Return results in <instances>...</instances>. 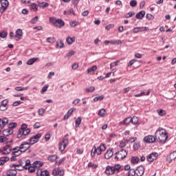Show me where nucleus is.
I'll list each match as a JSON object with an SVG mask.
<instances>
[{
  "label": "nucleus",
  "instance_id": "nucleus-55",
  "mask_svg": "<svg viewBox=\"0 0 176 176\" xmlns=\"http://www.w3.org/2000/svg\"><path fill=\"white\" fill-rule=\"evenodd\" d=\"M96 153H97V151L96 150V146H94L91 151V157H94L96 156Z\"/></svg>",
  "mask_w": 176,
  "mask_h": 176
},
{
  "label": "nucleus",
  "instance_id": "nucleus-49",
  "mask_svg": "<svg viewBox=\"0 0 176 176\" xmlns=\"http://www.w3.org/2000/svg\"><path fill=\"white\" fill-rule=\"evenodd\" d=\"M131 123L132 124H138V118L133 116L131 118Z\"/></svg>",
  "mask_w": 176,
  "mask_h": 176
},
{
  "label": "nucleus",
  "instance_id": "nucleus-8",
  "mask_svg": "<svg viewBox=\"0 0 176 176\" xmlns=\"http://www.w3.org/2000/svg\"><path fill=\"white\" fill-rule=\"evenodd\" d=\"M23 38V30L21 29H17L15 32L14 35V41L19 42V41H21Z\"/></svg>",
  "mask_w": 176,
  "mask_h": 176
},
{
  "label": "nucleus",
  "instance_id": "nucleus-56",
  "mask_svg": "<svg viewBox=\"0 0 176 176\" xmlns=\"http://www.w3.org/2000/svg\"><path fill=\"white\" fill-rule=\"evenodd\" d=\"M64 14L67 15V14H75V12L74 11V9H70L69 11H64Z\"/></svg>",
  "mask_w": 176,
  "mask_h": 176
},
{
  "label": "nucleus",
  "instance_id": "nucleus-21",
  "mask_svg": "<svg viewBox=\"0 0 176 176\" xmlns=\"http://www.w3.org/2000/svg\"><path fill=\"white\" fill-rule=\"evenodd\" d=\"M37 175L40 176H50V174L49 173V170H42L41 169H38L37 170Z\"/></svg>",
  "mask_w": 176,
  "mask_h": 176
},
{
  "label": "nucleus",
  "instance_id": "nucleus-25",
  "mask_svg": "<svg viewBox=\"0 0 176 176\" xmlns=\"http://www.w3.org/2000/svg\"><path fill=\"white\" fill-rule=\"evenodd\" d=\"M9 122V120L8 118H1L0 119V129H2V127H4V126H6V124Z\"/></svg>",
  "mask_w": 176,
  "mask_h": 176
},
{
  "label": "nucleus",
  "instance_id": "nucleus-58",
  "mask_svg": "<svg viewBox=\"0 0 176 176\" xmlns=\"http://www.w3.org/2000/svg\"><path fill=\"white\" fill-rule=\"evenodd\" d=\"M8 141V138L4 135L2 136H0V142H6Z\"/></svg>",
  "mask_w": 176,
  "mask_h": 176
},
{
  "label": "nucleus",
  "instance_id": "nucleus-28",
  "mask_svg": "<svg viewBox=\"0 0 176 176\" xmlns=\"http://www.w3.org/2000/svg\"><path fill=\"white\" fill-rule=\"evenodd\" d=\"M144 16H145V11L142 10L139 12L138 14H136V19H138V20H142Z\"/></svg>",
  "mask_w": 176,
  "mask_h": 176
},
{
  "label": "nucleus",
  "instance_id": "nucleus-48",
  "mask_svg": "<svg viewBox=\"0 0 176 176\" xmlns=\"http://www.w3.org/2000/svg\"><path fill=\"white\" fill-rule=\"evenodd\" d=\"M80 123H82V118L80 117H78L76 120V127H79V126H80Z\"/></svg>",
  "mask_w": 176,
  "mask_h": 176
},
{
  "label": "nucleus",
  "instance_id": "nucleus-23",
  "mask_svg": "<svg viewBox=\"0 0 176 176\" xmlns=\"http://www.w3.org/2000/svg\"><path fill=\"white\" fill-rule=\"evenodd\" d=\"M105 173L107 174V175H112L113 174H115L113 167L110 166H107Z\"/></svg>",
  "mask_w": 176,
  "mask_h": 176
},
{
  "label": "nucleus",
  "instance_id": "nucleus-29",
  "mask_svg": "<svg viewBox=\"0 0 176 176\" xmlns=\"http://www.w3.org/2000/svg\"><path fill=\"white\" fill-rule=\"evenodd\" d=\"M120 168H122L120 164H116L114 166H113L114 174H118V173H120Z\"/></svg>",
  "mask_w": 176,
  "mask_h": 176
},
{
  "label": "nucleus",
  "instance_id": "nucleus-20",
  "mask_svg": "<svg viewBox=\"0 0 176 176\" xmlns=\"http://www.w3.org/2000/svg\"><path fill=\"white\" fill-rule=\"evenodd\" d=\"M176 159V151H173L168 157H167V162H168V163H171V162H173V160H175Z\"/></svg>",
  "mask_w": 176,
  "mask_h": 176
},
{
  "label": "nucleus",
  "instance_id": "nucleus-57",
  "mask_svg": "<svg viewBox=\"0 0 176 176\" xmlns=\"http://www.w3.org/2000/svg\"><path fill=\"white\" fill-rule=\"evenodd\" d=\"M130 6H131V8H135V6H137V1H135V0L131 1Z\"/></svg>",
  "mask_w": 176,
  "mask_h": 176
},
{
  "label": "nucleus",
  "instance_id": "nucleus-32",
  "mask_svg": "<svg viewBox=\"0 0 176 176\" xmlns=\"http://www.w3.org/2000/svg\"><path fill=\"white\" fill-rule=\"evenodd\" d=\"M88 167L92 168V170H96L98 167V164H95L94 162H89L88 164Z\"/></svg>",
  "mask_w": 176,
  "mask_h": 176
},
{
  "label": "nucleus",
  "instance_id": "nucleus-22",
  "mask_svg": "<svg viewBox=\"0 0 176 176\" xmlns=\"http://www.w3.org/2000/svg\"><path fill=\"white\" fill-rule=\"evenodd\" d=\"M21 153H23V151L19 147H15L13 149L12 155H14V156L17 157L18 156H20Z\"/></svg>",
  "mask_w": 176,
  "mask_h": 176
},
{
  "label": "nucleus",
  "instance_id": "nucleus-4",
  "mask_svg": "<svg viewBox=\"0 0 176 176\" xmlns=\"http://www.w3.org/2000/svg\"><path fill=\"white\" fill-rule=\"evenodd\" d=\"M68 145V139L67 137H65L63 140L59 143L58 148L60 152H63V151L65 150V148H67V146Z\"/></svg>",
  "mask_w": 176,
  "mask_h": 176
},
{
  "label": "nucleus",
  "instance_id": "nucleus-27",
  "mask_svg": "<svg viewBox=\"0 0 176 176\" xmlns=\"http://www.w3.org/2000/svg\"><path fill=\"white\" fill-rule=\"evenodd\" d=\"M75 41H76L75 36H67V38H66V42L67 45H72V43H74Z\"/></svg>",
  "mask_w": 176,
  "mask_h": 176
},
{
  "label": "nucleus",
  "instance_id": "nucleus-31",
  "mask_svg": "<svg viewBox=\"0 0 176 176\" xmlns=\"http://www.w3.org/2000/svg\"><path fill=\"white\" fill-rule=\"evenodd\" d=\"M106 113H107V111L105 110V109H100L98 113V115L100 118H104Z\"/></svg>",
  "mask_w": 176,
  "mask_h": 176
},
{
  "label": "nucleus",
  "instance_id": "nucleus-3",
  "mask_svg": "<svg viewBox=\"0 0 176 176\" xmlns=\"http://www.w3.org/2000/svg\"><path fill=\"white\" fill-rule=\"evenodd\" d=\"M115 160H117V162H119L120 160H123L126 156H127V151L124 149H122L121 151L116 153L115 154Z\"/></svg>",
  "mask_w": 176,
  "mask_h": 176
},
{
  "label": "nucleus",
  "instance_id": "nucleus-16",
  "mask_svg": "<svg viewBox=\"0 0 176 176\" xmlns=\"http://www.w3.org/2000/svg\"><path fill=\"white\" fill-rule=\"evenodd\" d=\"M122 45V40H113V41H104V45Z\"/></svg>",
  "mask_w": 176,
  "mask_h": 176
},
{
  "label": "nucleus",
  "instance_id": "nucleus-38",
  "mask_svg": "<svg viewBox=\"0 0 176 176\" xmlns=\"http://www.w3.org/2000/svg\"><path fill=\"white\" fill-rule=\"evenodd\" d=\"M157 113L159 115V116H166V111L162 109H157Z\"/></svg>",
  "mask_w": 176,
  "mask_h": 176
},
{
  "label": "nucleus",
  "instance_id": "nucleus-2",
  "mask_svg": "<svg viewBox=\"0 0 176 176\" xmlns=\"http://www.w3.org/2000/svg\"><path fill=\"white\" fill-rule=\"evenodd\" d=\"M50 23H52L55 27H58V28H61V27H64L65 23L62 19H57L54 17H50Z\"/></svg>",
  "mask_w": 176,
  "mask_h": 176
},
{
  "label": "nucleus",
  "instance_id": "nucleus-50",
  "mask_svg": "<svg viewBox=\"0 0 176 176\" xmlns=\"http://www.w3.org/2000/svg\"><path fill=\"white\" fill-rule=\"evenodd\" d=\"M85 90L87 91V93H93V91L96 90V88L94 87H89L86 88Z\"/></svg>",
  "mask_w": 176,
  "mask_h": 176
},
{
  "label": "nucleus",
  "instance_id": "nucleus-6",
  "mask_svg": "<svg viewBox=\"0 0 176 176\" xmlns=\"http://www.w3.org/2000/svg\"><path fill=\"white\" fill-rule=\"evenodd\" d=\"M42 137V134L38 133L35 136L31 138L29 141V144L30 145H34V144H36L39 140H41V138Z\"/></svg>",
  "mask_w": 176,
  "mask_h": 176
},
{
  "label": "nucleus",
  "instance_id": "nucleus-60",
  "mask_svg": "<svg viewBox=\"0 0 176 176\" xmlns=\"http://www.w3.org/2000/svg\"><path fill=\"white\" fill-rule=\"evenodd\" d=\"M0 36H1V38H3V39H5V38L6 36H8V32H1L0 33Z\"/></svg>",
  "mask_w": 176,
  "mask_h": 176
},
{
  "label": "nucleus",
  "instance_id": "nucleus-37",
  "mask_svg": "<svg viewBox=\"0 0 176 176\" xmlns=\"http://www.w3.org/2000/svg\"><path fill=\"white\" fill-rule=\"evenodd\" d=\"M30 166H31V161L30 160H27L25 162V165L23 166V168H25V170H28Z\"/></svg>",
  "mask_w": 176,
  "mask_h": 176
},
{
  "label": "nucleus",
  "instance_id": "nucleus-42",
  "mask_svg": "<svg viewBox=\"0 0 176 176\" xmlns=\"http://www.w3.org/2000/svg\"><path fill=\"white\" fill-rule=\"evenodd\" d=\"M30 9L34 12H38V6L36 5V3H33L30 6Z\"/></svg>",
  "mask_w": 176,
  "mask_h": 176
},
{
  "label": "nucleus",
  "instance_id": "nucleus-64",
  "mask_svg": "<svg viewBox=\"0 0 176 176\" xmlns=\"http://www.w3.org/2000/svg\"><path fill=\"white\" fill-rule=\"evenodd\" d=\"M113 27H115L113 24H109L105 27V30L109 31V30H111V28H113Z\"/></svg>",
  "mask_w": 176,
  "mask_h": 176
},
{
  "label": "nucleus",
  "instance_id": "nucleus-14",
  "mask_svg": "<svg viewBox=\"0 0 176 176\" xmlns=\"http://www.w3.org/2000/svg\"><path fill=\"white\" fill-rule=\"evenodd\" d=\"M144 31H149V28L147 27H136L133 28L134 34H138V32H142Z\"/></svg>",
  "mask_w": 176,
  "mask_h": 176
},
{
  "label": "nucleus",
  "instance_id": "nucleus-30",
  "mask_svg": "<svg viewBox=\"0 0 176 176\" xmlns=\"http://www.w3.org/2000/svg\"><path fill=\"white\" fill-rule=\"evenodd\" d=\"M43 166V162L41 161H36L33 164V167H35L36 168H39Z\"/></svg>",
  "mask_w": 176,
  "mask_h": 176
},
{
  "label": "nucleus",
  "instance_id": "nucleus-45",
  "mask_svg": "<svg viewBox=\"0 0 176 176\" xmlns=\"http://www.w3.org/2000/svg\"><path fill=\"white\" fill-rule=\"evenodd\" d=\"M49 89V85H45L41 90V94H45Z\"/></svg>",
  "mask_w": 176,
  "mask_h": 176
},
{
  "label": "nucleus",
  "instance_id": "nucleus-35",
  "mask_svg": "<svg viewBox=\"0 0 176 176\" xmlns=\"http://www.w3.org/2000/svg\"><path fill=\"white\" fill-rule=\"evenodd\" d=\"M9 157H2L0 158V166L2 164H5L6 162H8Z\"/></svg>",
  "mask_w": 176,
  "mask_h": 176
},
{
  "label": "nucleus",
  "instance_id": "nucleus-62",
  "mask_svg": "<svg viewBox=\"0 0 176 176\" xmlns=\"http://www.w3.org/2000/svg\"><path fill=\"white\" fill-rule=\"evenodd\" d=\"M79 102H80V99H79V98H76V99L72 102V104H73V105H78V104H79Z\"/></svg>",
  "mask_w": 176,
  "mask_h": 176
},
{
  "label": "nucleus",
  "instance_id": "nucleus-18",
  "mask_svg": "<svg viewBox=\"0 0 176 176\" xmlns=\"http://www.w3.org/2000/svg\"><path fill=\"white\" fill-rule=\"evenodd\" d=\"M9 101L8 100H4L1 102L0 104V111H6L8 109V103Z\"/></svg>",
  "mask_w": 176,
  "mask_h": 176
},
{
  "label": "nucleus",
  "instance_id": "nucleus-11",
  "mask_svg": "<svg viewBox=\"0 0 176 176\" xmlns=\"http://www.w3.org/2000/svg\"><path fill=\"white\" fill-rule=\"evenodd\" d=\"M10 152H12V147L9 145H7L0 149V153H2V155H9Z\"/></svg>",
  "mask_w": 176,
  "mask_h": 176
},
{
  "label": "nucleus",
  "instance_id": "nucleus-9",
  "mask_svg": "<svg viewBox=\"0 0 176 176\" xmlns=\"http://www.w3.org/2000/svg\"><path fill=\"white\" fill-rule=\"evenodd\" d=\"M53 176H64V170L60 169V168H55L52 170Z\"/></svg>",
  "mask_w": 176,
  "mask_h": 176
},
{
  "label": "nucleus",
  "instance_id": "nucleus-1",
  "mask_svg": "<svg viewBox=\"0 0 176 176\" xmlns=\"http://www.w3.org/2000/svg\"><path fill=\"white\" fill-rule=\"evenodd\" d=\"M155 138L159 140L160 142L164 143L167 141L168 136L167 135V132L164 129L159 128L155 132Z\"/></svg>",
  "mask_w": 176,
  "mask_h": 176
},
{
  "label": "nucleus",
  "instance_id": "nucleus-36",
  "mask_svg": "<svg viewBox=\"0 0 176 176\" xmlns=\"http://www.w3.org/2000/svg\"><path fill=\"white\" fill-rule=\"evenodd\" d=\"M129 144V140H123L120 143V148H124Z\"/></svg>",
  "mask_w": 176,
  "mask_h": 176
},
{
  "label": "nucleus",
  "instance_id": "nucleus-26",
  "mask_svg": "<svg viewBox=\"0 0 176 176\" xmlns=\"http://www.w3.org/2000/svg\"><path fill=\"white\" fill-rule=\"evenodd\" d=\"M13 131H14L13 129L8 128L7 129H5L3 131V134L4 136L8 137L9 135H12V133H13Z\"/></svg>",
  "mask_w": 176,
  "mask_h": 176
},
{
  "label": "nucleus",
  "instance_id": "nucleus-15",
  "mask_svg": "<svg viewBox=\"0 0 176 176\" xmlns=\"http://www.w3.org/2000/svg\"><path fill=\"white\" fill-rule=\"evenodd\" d=\"M105 149H107V147L105 146V144H100L99 146L96 147V155H101L102 152H104V151H105Z\"/></svg>",
  "mask_w": 176,
  "mask_h": 176
},
{
  "label": "nucleus",
  "instance_id": "nucleus-44",
  "mask_svg": "<svg viewBox=\"0 0 176 176\" xmlns=\"http://www.w3.org/2000/svg\"><path fill=\"white\" fill-rule=\"evenodd\" d=\"M131 162L133 163V164H137V163L140 162V158H138V157H133L131 160Z\"/></svg>",
  "mask_w": 176,
  "mask_h": 176
},
{
  "label": "nucleus",
  "instance_id": "nucleus-41",
  "mask_svg": "<svg viewBox=\"0 0 176 176\" xmlns=\"http://www.w3.org/2000/svg\"><path fill=\"white\" fill-rule=\"evenodd\" d=\"M56 47H59V49H63V47H64L63 40H59V41L56 42Z\"/></svg>",
  "mask_w": 176,
  "mask_h": 176
},
{
  "label": "nucleus",
  "instance_id": "nucleus-34",
  "mask_svg": "<svg viewBox=\"0 0 176 176\" xmlns=\"http://www.w3.org/2000/svg\"><path fill=\"white\" fill-rule=\"evenodd\" d=\"M37 60H38V58H32L27 61V65H32V64H34L35 62H36Z\"/></svg>",
  "mask_w": 176,
  "mask_h": 176
},
{
  "label": "nucleus",
  "instance_id": "nucleus-12",
  "mask_svg": "<svg viewBox=\"0 0 176 176\" xmlns=\"http://www.w3.org/2000/svg\"><path fill=\"white\" fill-rule=\"evenodd\" d=\"M30 142H23L19 148L23 153H24L25 151H28V149H30Z\"/></svg>",
  "mask_w": 176,
  "mask_h": 176
},
{
  "label": "nucleus",
  "instance_id": "nucleus-54",
  "mask_svg": "<svg viewBox=\"0 0 176 176\" xmlns=\"http://www.w3.org/2000/svg\"><path fill=\"white\" fill-rule=\"evenodd\" d=\"M129 123H131V117H127L123 121L124 124H129Z\"/></svg>",
  "mask_w": 176,
  "mask_h": 176
},
{
  "label": "nucleus",
  "instance_id": "nucleus-40",
  "mask_svg": "<svg viewBox=\"0 0 176 176\" xmlns=\"http://www.w3.org/2000/svg\"><path fill=\"white\" fill-rule=\"evenodd\" d=\"M28 89H30L29 87H15V90H16V91H23L24 90H28Z\"/></svg>",
  "mask_w": 176,
  "mask_h": 176
},
{
  "label": "nucleus",
  "instance_id": "nucleus-5",
  "mask_svg": "<svg viewBox=\"0 0 176 176\" xmlns=\"http://www.w3.org/2000/svg\"><path fill=\"white\" fill-rule=\"evenodd\" d=\"M1 4L0 13H4V12H6L8 8H9V1L8 0H1Z\"/></svg>",
  "mask_w": 176,
  "mask_h": 176
},
{
  "label": "nucleus",
  "instance_id": "nucleus-61",
  "mask_svg": "<svg viewBox=\"0 0 176 176\" xmlns=\"http://www.w3.org/2000/svg\"><path fill=\"white\" fill-rule=\"evenodd\" d=\"M38 113L39 116H43V113H45L44 109H39L38 110Z\"/></svg>",
  "mask_w": 176,
  "mask_h": 176
},
{
  "label": "nucleus",
  "instance_id": "nucleus-59",
  "mask_svg": "<svg viewBox=\"0 0 176 176\" xmlns=\"http://www.w3.org/2000/svg\"><path fill=\"white\" fill-rule=\"evenodd\" d=\"M30 23H31L32 24H36V23H38V16H36L34 18H33V19L31 20Z\"/></svg>",
  "mask_w": 176,
  "mask_h": 176
},
{
  "label": "nucleus",
  "instance_id": "nucleus-39",
  "mask_svg": "<svg viewBox=\"0 0 176 176\" xmlns=\"http://www.w3.org/2000/svg\"><path fill=\"white\" fill-rule=\"evenodd\" d=\"M94 71H97V67L96 65L92 66L87 69V74H92Z\"/></svg>",
  "mask_w": 176,
  "mask_h": 176
},
{
  "label": "nucleus",
  "instance_id": "nucleus-51",
  "mask_svg": "<svg viewBox=\"0 0 176 176\" xmlns=\"http://www.w3.org/2000/svg\"><path fill=\"white\" fill-rule=\"evenodd\" d=\"M119 63H120V60H117L116 62H113L110 64V69H112V68L115 67H118V64H119Z\"/></svg>",
  "mask_w": 176,
  "mask_h": 176
},
{
  "label": "nucleus",
  "instance_id": "nucleus-47",
  "mask_svg": "<svg viewBox=\"0 0 176 176\" xmlns=\"http://www.w3.org/2000/svg\"><path fill=\"white\" fill-rule=\"evenodd\" d=\"M57 155H50L48 157V160H50V162H56V160H57Z\"/></svg>",
  "mask_w": 176,
  "mask_h": 176
},
{
  "label": "nucleus",
  "instance_id": "nucleus-46",
  "mask_svg": "<svg viewBox=\"0 0 176 176\" xmlns=\"http://www.w3.org/2000/svg\"><path fill=\"white\" fill-rule=\"evenodd\" d=\"M38 6L39 8H42L43 9H45V8H47L49 6V3L46 2H42V3H38Z\"/></svg>",
  "mask_w": 176,
  "mask_h": 176
},
{
  "label": "nucleus",
  "instance_id": "nucleus-33",
  "mask_svg": "<svg viewBox=\"0 0 176 176\" xmlns=\"http://www.w3.org/2000/svg\"><path fill=\"white\" fill-rule=\"evenodd\" d=\"M151 94V91H148L146 92V94L145 93V91H142L140 94H135V97H142V96H149V94Z\"/></svg>",
  "mask_w": 176,
  "mask_h": 176
},
{
  "label": "nucleus",
  "instance_id": "nucleus-19",
  "mask_svg": "<svg viewBox=\"0 0 176 176\" xmlns=\"http://www.w3.org/2000/svg\"><path fill=\"white\" fill-rule=\"evenodd\" d=\"M113 156V148H109L104 154V157L106 159H111Z\"/></svg>",
  "mask_w": 176,
  "mask_h": 176
},
{
  "label": "nucleus",
  "instance_id": "nucleus-10",
  "mask_svg": "<svg viewBox=\"0 0 176 176\" xmlns=\"http://www.w3.org/2000/svg\"><path fill=\"white\" fill-rule=\"evenodd\" d=\"M157 156H159L157 153H152L147 156L146 160L147 162H149V163H152V162H154V160L157 159Z\"/></svg>",
  "mask_w": 176,
  "mask_h": 176
},
{
  "label": "nucleus",
  "instance_id": "nucleus-13",
  "mask_svg": "<svg viewBox=\"0 0 176 176\" xmlns=\"http://www.w3.org/2000/svg\"><path fill=\"white\" fill-rule=\"evenodd\" d=\"M144 141L147 144H152L156 141V138L153 135H147L144 138Z\"/></svg>",
  "mask_w": 176,
  "mask_h": 176
},
{
  "label": "nucleus",
  "instance_id": "nucleus-17",
  "mask_svg": "<svg viewBox=\"0 0 176 176\" xmlns=\"http://www.w3.org/2000/svg\"><path fill=\"white\" fill-rule=\"evenodd\" d=\"M135 171H136V175L142 176L144 175V173H145V168H144V166H140L137 168Z\"/></svg>",
  "mask_w": 176,
  "mask_h": 176
},
{
  "label": "nucleus",
  "instance_id": "nucleus-63",
  "mask_svg": "<svg viewBox=\"0 0 176 176\" xmlns=\"http://www.w3.org/2000/svg\"><path fill=\"white\" fill-rule=\"evenodd\" d=\"M36 168L34 166H30L29 168H28V170L29 171V173H35V169Z\"/></svg>",
  "mask_w": 176,
  "mask_h": 176
},
{
  "label": "nucleus",
  "instance_id": "nucleus-43",
  "mask_svg": "<svg viewBox=\"0 0 176 176\" xmlns=\"http://www.w3.org/2000/svg\"><path fill=\"white\" fill-rule=\"evenodd\" d=\"M104 100V95H101L100 96H96L94 98V102H97V101H102Z\"/></svg>",
  "mask_w": 176,
  "mask_h": 176
},
{
  "label": "nucleus",
  "instance_id": "nucleus-53",
  "mask_svg": "<svg viewBox=\"0 0 176 176\" xmlns=\"http://www.w3.org/2000/svg\"><path fill=\"white\" fill-rule=\"evenodd\" d=\"M16 126H17V123L16 122L10 123L8 124V128L11 129V130H13V129H16Z\"/></svg>",
  "mask_w": 176,
  "mask_h": 176
},
{
  "label": "nucleus",
  "instance_id": "nucleus-24",
  "mask_svg": "<svg viewBox=\"0 0 176 176\" xmlns=\"http://www.w3.org/2000/svg\"><path fill=\"white\" fill-rule=\"evenodd\" d=\"M17 175V170L16 169H10L7 170L6 176H16Z\"/></svg>",
  "mask_w": 176,
  "mask_h": 176
},
{
  "label": "nucleus",
  "instance_id": "nucleus-52",
  "mask_svg": "<svg viewBox=\"0 0 176 176\" xmlns=\"http://www.w3.org/2000/svg\"><path fill=\"white\" fill-rule=\"evenodd\" d=\"M136 174V170L134 169H130L128 172V176H135Z\"/></svg>",
  "mask_w": 176,
  "mask_h": 176
},
{
  "label": "nucleus",
  "instance_id": "nucleus-7",
  "mask_svg": "<svg viewBox=\"0 0 176 176\" xmlns=\"http://www.w3.org/2000/svg\"><path fill=\"white\" fill-rule=\"evenodd\" d=\"M31 133V129H27L25 130H23L21 129H19L18 133H17V138H21L23 135H28V134H30Z\"/></svg>",
  "mask_w": 176,
  "mask_h": 176
}]
</instances>
